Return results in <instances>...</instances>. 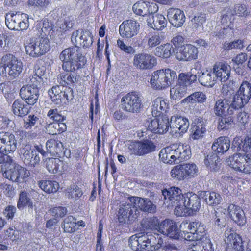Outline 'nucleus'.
I'll return each instance as SVG.
<instances>
[{
    "label": "nucleus",
    "mask_w": 251,
    "mask_h": 251,
    "mask_svg": "<svg viewBox=\"0 0 251 251\" xmlns=\"http://www.w3.org/2000/svg\"><path fill=\"white\" fill-rule=\"evenodd\" d=\"M37 152L40 153L43 156L46 155V152L41 145H36L34 149H32L29 144H22L19 150L21 159L26 166L30 167H35L40 162V158Z\"/></svg>",
    "instance_id": "6"
},
{
    "label": "nucleus",
    "mask_w": 251,
    "mask_h": 251,
    "mask_svg": "<svg viewBox=\"0 0 251 251\" xmlns=\"http://www.w3.org/2000/svg\"><path fill=\"white\" fill-rule=\"evenodd\" d=\"M133 11L137 15L145 16L148 13H155L158 10V7L154 3L140 1L135 3L132 7Z\"/></svg>",
    "instance_id": "26"
},
{
    "label": "nucleus",
    "mask_w": 251,
    "mask_h": 251,
    "mask_svg": "<svg viewBox=\"0 0 251 251\" xmlns=\"http://www.w3.org/2000/svg\"><path fill=\"white\" fill-rule=\"evenodd\" d=\"M147 39L148 46L149 48H153L160 44L162 40V36L158 32H150L147 36Z\"/></svg>",
    "instance_id": "48"
},
{
    "label": "nucleus",
    "mask_w": 251,
    "mask_h": 251,
    "mask_svg": "<svg viewBox=\"0 0 251 251\" xmlns=\"http://www.w3.org/2000/svg\"><path fill=\"white\" fill-rule=\"evenodd\" d=\"M39 118L34 115H29L24 119V127L27 129L31 128L37 125Z\"/></svg>",
    "instance_id": "60"
},
{
    "label": "nucleus",
    "mask_w": 251,
    "mask_h": 251,
    "mask_svg": "<svg viewBox=\"0 0 251 251\" xmlns=\"http://www.w3.org/2000/svg\"><path fill=\"white\" fill-rule=\"evenodd\" d=\"M12 111L15 115L22 117L27 115L28 113V109L23 102L19 100L14 101L12 106Z\"/></svg>",
    "instance_id": "42"
},
{
    "label": "nucleus",
    "mask_w": 251,
    "mask_h": 251,
    "mask_svg": "<svg viewBox=\"0 0 251 251\" xmlns=\"http://www.w3.org/2000/svg\"><path fill=\"white\" fill-rule=\"evenodd\" d=\"M23 63L12 54H7L1 59L0 70L7 72L9 76L15 78L18 77L23 70Z\"/></svg>",
    "instance_id": "7"
},
{
    "label": "nucleus",
    "mask_w": 251,
    "mask_h": 251,
    "mask_svg": "<svg viewBox=\"0 0 251 251\" xmlns=\"http://www.w3.org/2000/svg\"><path fill=\"white\" fill-rule=\"evenodd\" d=\"M47 116L54 121L53 122H62L66 119V117L60 114L57 109H50L48 112Z\"/></svg>",
    "instance_id": "63"
},
{
    "label": "nucleus",
    "mask_w": 251,
    "mask_h": 251,
    "mask_svg": "<svg viewBox=\"0 0 251 251\" xmlns=\"http://www.w3.org/2000/svg\"><path fill=\"white\" fill-rule=\"evenodd\" d=\"M206 100V96L202 92H196L183 100V102L195 103L196 102L203 103Z\"/></svg>",
    "instance_id": "45"
},
{
    "label": "nucleus",
    "mask_w": 251,
    "mask_h": 251,
    "mask_svg": "<svg viewBox=\"0 0 251 251\" xmlns=\"http://www.w3.org/2000/svg\"><path fill=\"white\" fill-rule=\"evenodd\" d=\"M181 232L178 228L176 223L172 221L166 235L171 238L179 239L181 237Z\"/></svg>",
    "instance_id": "58"
},
{
    "label": "nucleus",
    "mask_w": 251,
    "mask_h": 251,
    "mask_svg": "<svg viewBox=\"0 0 251 251\" xmlns=\"http://www.w3.org/2000/svg\"><path fill=\"white\" fill-rule=\"evenodd\" d=\"M197 71V69L194 68L191 69L190 72L186 74L184 73L180 74L178 80L180 81L183 84H184L187 87V85H190L196 81L197 79L196 75Z\"/></svg>",
    "instance_id": "41"
},
{
    "label": "nucleus",
    "mask_w": 251,
    "mask_h": 251,
    "mask_svg": "<svg viewBox=\"0 0 251 251\" xmlns=\"http://www.w3.org/2000/svg\"><path fill=\"white\" fill-rule=\"evenodd\" d=\"M62 61V69L64 71H74L81 68L86 62L85 58L79 52V48L75 47L64 50L60 55Z\"/></svg>",
    "instance_id": "2"
},
{
    "label": "nucleus",
    "mask_w": 251,
    "mask_h": 251,
    "mask_svg": "<svg viewBox=\"0 0 251 251\" xmlns=\"http://www.w3.org/2000/svg\"><path fill=\"white\" fill-rule=\"evenodd\" d=\"M206 21V16L204 14H200L195 16L191 20L192 22V28L195 31L201 32L203 30V24Z\"/></svg>",
    "instance_id": "52"
},
{
    "label": "nucleus",
    "mask_w": 251,
    "mask_h": 251,
    "mask_svg": "<svg viewBox=\"0 0 251 251\" xmlns=\"http://www.w3.org/2000/svg\"><path fill=\"white\" fill-rule=\"evenodd\" d=\"M224 240L229 247H231L235 251H250L248 249L244 250L241 237L233 231H226Z\"/></svg>",
    "instance_id": "21"
},
{
    "label": "nucleus",
    "mask_w": 251,
    "mask_h": 251,
    "mask_svg": "<svg viewBox=\"0 0 251 251\" xmlns=\"http://www.w3.org/2000/svg\"><path fill=\"white\" fill-rule=\"evenodd\" d=\"M228 107V103L226 100H218L216 101L214 111L215 114L218 116H226V108Z\"/></svg>",
    "instance_id": "49"
},
{
    "label": "nucleus",
    "mask_w": 251,
    "mask_h": 251,
    "mask_svg": "<svg viewBox=\"0 0 251 251\" xmlns=\"http://www.w3.org/2000/svg\"><path fill=\"white\" fill-rule=\"evenodd\" d=\"M48 94L50 99L57 105H60L62 103L64 98H62V91L59 86H54L48 91Z\"/></svg>",
    "instance_id": "39"
},
{
    "label": "nucleus",
    "mask_w": 251,
    "mask_h": 251,
    "mask_svg": "<svg viewBox=\"0 0 251 251\" xmlns=\"http://www.w3.org/2000/svg\"><path fill=\"white\" fill-rule=\"evenodd\" d=\"M172 45L167 43L158 46L154 50V54L158 57L162 58H168L171 55Z\"/></svg>",
    "instance_id": "44"
},
{
    "label": "nucleus",
    "mask_w": 251,
    "mask_h": 251,
    "mask_svg": "<svg viewBox=\"0 0 251 251\" xmlns=\"http://www.w3.org/2000/svg\"><path fill=\"white\" fill-rule=\"evenodd\" d=\"M170 126L172 132L184 133L187 130L189 122L186 118L174 116L171 118Z\"/></svg>",
    "instance_id": "25"
},
{
    "label": "nucleus",
    "mask_w": 251,
    "mask_h": 251,
    "mask_svg": "<svg viewBox=\"0 0 251 251\" xmlns=\"http://www.w3.org/2000/svg\"><path fill=\"white\" fill-rule=\"evenodd\" d=\"M213 74V69L211 71L206 70L199 76V82L203 86L212 87L217 81V78Z\"/></svg>",
    "instance_id": "35"
},
{
    "label": "nucleus",
    "mask_w": 251,
    "mask_h": 251,
    "mask_svg": "<svg viewBox=\"0 0 251 251\" xmlns=\"http://www.w3.org/2000/svg\"><path fill=\"white\" fill-rule=\"evenodd\" d=\"M177 78L176 73L170 69L159 70L152 74L150 80L151 87L155 90L169 87Z\"/></svg>",
    "instance_id": "4"
},
{
    "label": "nucleus",
    "mask_w": 251,
    "mask_h": 251,
    "mask_svg": "<svg viewBox=\"0 0 251 251\" xmlns=\"http://www.w3.org/2000/svg\"><path fill=\"white\" fill-rule=\"evenodd\" d=\"M224 214H222L220 210H214L212 213V219L214 221L215 224L219 227H222L225 225L224 220Z\"/></svg>",
    "instance_id": "62"
},
{
    "label": "nucleus",
    "mask_w": 251,
    "mask_h": 251,
    "mask_svg": "<svg viewBox=\"0 0 251 251\" xmlns=\"http://www.w3.org/2000/svg\"><path fill=\"white\" fill-rule=\"evenodd\" d=\"M140 213L139 210L132 203L122 202L118 211V219L121 224H130L135 221Z\"/></svg>",
    "instance_id": "10"
},
{
    "label": "nucleus",
    "mask_w": 251,
    "mask_h": 251,
    "mask_svg": "<svg viewBox=\"0 0 251 251\" xmlns=\"http://www.w3.org/2000/svg\"><path fill=\"white\" fill-rule=\"evenodd\" d=\"M159 122L158 128L157 130V133L163 134L167 132L169 127L170 128V122L169 121V119L166 116H161L159 117Z\"/></svg>",
    "instance_id": "56"
},
{
    "label": "nucleus",
    "mask_w": 251,
    "mask_h": 251,
    "mask_svg": "<svg viewBox=\"0 0 251 251\" xmlns=\"http://www.w3.org/2000/svg\"><path fill=\"white\" fill-rule=\"evenodd\" d=\"M47 151L52 155L58 154L61 152L63 148L62 143L55 139L49 140L46 143Z\"/></svg>",
    "instance_id": "43"
},
{
    "label": "nucleus",
    "mask_w": 251,
    "mask_h": 251,
    "mask_svg": "<svg viewBox=\"0 0 251 251\" xmlns=\"http://www.w3.org/2000/svg\"><path fill=\"white\" fill-rule=\"evenodd\" d=\"M251 97V85L247 82H244L241 85L233 99L235 101V104L243 107L249 102Z\"/></svg>",
    "instance_id": "19"
},
{
    "label": "nucleus",
    "mask_w": 251,
    "mask_h": 251,
    "mask_svg": "<svg viewBox=\"0 0 251 251\" xmlns=\"http://www.w3.org/2000/svg\"><path fill=\"white\" fill-rule=\"evenodd\" d=\"M49 38L45 33H41L37 38L30 40L25 46L26 53L32 57H40L50 50Z\"/></svg>",
    "instance_id": "5"
},
{
    "label": "nucleus",
    "mask_w": 251,
    "mask_h": 251,
    "mask_svg": "<svg viewBox=\"0 0 251 251\" xmlns=\"http://www.w3.org/2000/svg\"><path fill=\"white\" fill-rule=\"evenodd\" d=\"M5 24L11 30L26 29L29 26L28 16L20 12H9L5 15Z\"/></svg>",
    "instance_id": "9"
},
{
    "label": "nucleus",
    "mask_w": 251,
    "mask_h": 251,
    "mask_svg": "<svg viewBox=\"0 0 251 251\" xmlns=\"http://www.w3.org/2000/svg\"><path fill=\"white\" fill-rule=\"evenodd\" d=\"M129 199L130 202L136 209L138 208L141 211L148 213H154L156 211V206L149 199L130 197Z\"/></svg>",
    "instance_id": "22"
},
{
    "label": "nucleus",
    "mask_w": 251,
    "mask_h": 251,
    "mask_svg": "<svg viewBox=\"0 0 251 251\" xmlns=\"http://www.w3.org/2000/svg\"><path fill=\"white\" fill-rule=\"evenodd\" d=\"M173 204L175 205L174 214L176 215L177 216H184L190 213L188 209L185 206V204H183L181 202H176L175 204Z\"/></svg>",
    "instance_id": "61"
},
{
    "label": "nucleus",
    "mask_w": 251,
    "mask_h": 251,
    "mask_svg": "<svg viewBox=\"0 0 251 251\" xmlns=\"http://www.w3.org/2000/svg\"><path fill=\"white\" fill-rule=\"evenodd\" d=\"M40 85L35 83H31L30 84L23 86L20 89V93L28 95H39V86Z\"/></svg>",
    "instance_id": "53"
},
{
    "label": "nucleus",
    "mask_w": 251,
    "mask_h": 251,
    "mask_svg": "<svg viewBox=\"0 0 251 251\" xmlns=\"http://www.w3.org/2000/svg\"><path fill=\"white\" fill-rule=\"evenodd\" d=\"M82 195L81 190L78 186L75 184L71 185L66 190V196L69 199L77 200Z\"/></svg>",
    "instance_id": "51"
},
{
    "label": "nucleus",
    "mask_w": 251,
    "mask_h": 251,
    "mask_svg": "<svg viewBox=\"0 0 251 251\" xmlns=\"http://www.w3.org/2000/svg\"><path fill=\"white\" fill-rule=\"evenodd\" d=\"M201 247L202 246V251H214V248L210 239L205 235L200 238Z\"/></svg>",
    "instance_id": "64"
},
{
    "label": "nucleus",
    "mask_w": 251,
    "mask_h": 251,
    "mask_svg": "<svg viewBox=\"0 0 251 251\" xmlns=\"http://www.w3.org/2000/svg\"><path fill=\"white\" fill-rule=\"evenodd\" d=\"M167 18L170 24L176 27L182 26L186 19L182 10L174 8H170L168 10Z\"/></svg>",
    "instance_id": "24"
},
{
    "label": "nucleus",
    "mask_w": 251,
    "mask_h": 251,
    "mask_svg": "<svg viewBox=\"0 0 251 251\" xmlns=\"http://www.w3.org/2000/svg\"><path fill=\"white\" fill-rule=\"evenodd\" d=\"M230 146V141L228 137L221 136L214 141L212 146V149L216 153L223 154L229 150Z\"/></svg>",
    "instance_id": "32"
},
{
    "label": "nucleus",
    "mask_w": 251,
    "mask_h": 251,
    "mask_svg": "<svg viewBox=\"0 0 251 251\" xmlns=\"http://www.w3.org/2000/svg\"><path fill=\"white\" fill-rule=\"evenodd\" d=\"M204 163L207 167H208L213 171H218L221 165L218 155L213 152H210L204 159Z\"/></svg>",
    "instance_id": "37"
},
{
    "label": "nucleus",
    "mask_w": 251,
    "mask_h": 251,
    "mask_svg": "<svg viewBox=\"0 0 251 251\" xmlns=\"http://www.w3.org/2000/svg\"><path fill=\"white\" fill-rule=\"evenodd\" d=\"M213 75H215L217 80L225 82L227 80L230 75L231 67L227 63L219 62L213 66Z\"/></svg>",
    "instance_id": "23"
},
{
    "label": "nucleus",
    "mask_w": 251,
    "mask_h": 251,
    "mask_svg": "<svg viewBox=\"0 0 251 251\" xmlns=\"http://www.w3.org/2000/svg\"><path fill=\"white\" fill-rule=\"evenodd\" d=\"M17 148L15 136L9 132H0V151L6 153L13 152Z\"/></svg>",
    "instance_id": "18"
},
{
    "label": "nucleus",
    "mask_w": 251,
    "mask_h": 251,
    "mask_svg": "<svg viewBox=\"0 0 251 251\" xmlns=\"http://www.w3.org/2000/svg\"><path fill=\"white\" fill-rule=\"evenodd\" d=\"M206 121L202 118H198L194 122L192 127V138L199 139L204 136L206 131Z\"/></svg>",
    "instance_id": "34"
},
{
    "label": "nucleus",
    "mask_w": 251,
    "mask_h": 251,
    "mask_svg": "<svg viewBox=\"0 0 251 251\" xmlns=\"http://www.w3.org/2000/svg\"><path fill=\"white\" fill-rule=\"evenodd\" d=\"M75 226L76 219L72 216H69L65 218L62 226L65 232L71 233L75 231Z\"/></svg>",
    "instance_id": "54"
},
{
    "label": "nucleus",
    "mask_w": 251,
    "mask_h": 251,
    "mask_svg": "<svg viewBox=\"0 0 251 251\" xmlns=\"http://www.w3.org/2000/svg\"><path fill=\"white\" fill-rule=\"evenodd\" d=\"M204 197L205 202L209 205L216 206L222 201L220 195L215 192H205Z\"/></svg>",
    "instance_id": "46"
},
{
    "label": "nucleus",
    "mask_w": 251,
    "mask_h": 251,
    "mask_svg": "<svg viewBox=\"0 0 251 251\" xmlns=\"http://www.w3.org/2000/svg\"><path fill=\"white\" fill-rule=\"evenodd\" d=\"M142 97L137 92L128 93L122 100V108L125 111L131 113H137L141 106Z\"/></svg>",
    "instance_id": "11"
},
{
    "label": "nucleus",
    "mask_w": 251,
    "mask_h": 251,
    "mask_svg": "<svg viewBox=\"0 0 251 251\" xmlns=\"http://www.w3.org/2000/svg\"><path fill=\"white\" fill-rule=\"evenodd\" d=\"M197 48L191 44H186L175 53L176 58L179 61H190L197 58Z\"/></svg>",
    "instance_id": "20"
},
{
    "label": "nucleus",
    "mask_w": 251,
    "mask_h": 251,
    "mask_svg": "<svg viewBox=\"0 0 251 251\" xmlns=\"http://www.w3.org/2000/svg\"><path fill=\"white\" fill-rule=\"evenodd\" d=\"M25 206H28L32 208L33 203L30 198L28 196L27 193L25 191H23L19 194L17 207L19 209H22Z\"/></svg>",
    "instance_id": "47"
},
{
    "label": "nucleus",
    "mask_w": 251,
    "mask_h": 251,
    "mask_svg": "<svg viewBox=\"0 0 251 251\" xmlns=\"http://www.w3.org/2000/svg\"><path fill=\"white\" fill-rule=\"evenodd\" d=\"M155 237L152 235L139 233L131 236L129 240V245L132 250L139 251H153L159 249L163 243L159 239L155 245Z\"/></svg>",
    "instance_id": "3"
},
{
    "label": "nucleus",
    "mask_w": 251,
    "mask_h": 251,
    "mask_svg": "<svg viewBox=\"0 0 251 251\" xmlns=\"http://www.w3.org/2000/svg\"><path fill=\"white\" fill-rule=\"evenodd\" d=\"M191 154L189 145L179 144L161 149L159 156L164 163L172 164L188 159Z\"/></svg>",
    "instance_id": "1"
},
{
    "label": "nucleus",
    "mask_w": 251,
    "mask_h": 251,
    "mask_svg": "<svg viewBox=\"0 0 251 251\" xmlns=\"http://www.w3.org/2000/svg\"><path fill=\"white\" fill-rule=\"evenodd\" d=\"M139 27V24L136 21L133 20L124 21L119 26V34L124 38H131L137 34Z\"/></svg>",
    "instance_id": "17"
},
{
    "label": "nucleus",
    "mask_w": 251,
    "mask_h": 251,
    "mask_svg": "<svg viewBox=\"0 0 251 251\" xmlns=\"http://www.w3.org/2000/svg\"><path fill=\"white\" fill-rule=\"evenodd\" d=\"M168 109V100L162 97H158L152 102L151 113L154 117L165 116L164 114L166 113Z\"/></svg>",
    "instance_id": "28"
},
{
    "label": "nucleus",
    "mask_w": 251,
    "mask_h": 251,
    "mask_svg": "<svg viewBox=\"0 0 251 251\" xmlns=\"http://www.w3.org/2000/svg\"><path fill=\"white\" fill-rule=\"evenodd\" d=\"M128 148L130 154L143 156L154 151L156 146L152 141L145 140L143 141L131 142Z\"/></svg>",
    "instance_id": "13"
},
{
    "label": "nucleus",
    "mask_w": 251,
    "mask_h": 251,
    "mask_svg": "<svg viewBox=\"0 0 251 251\" xmlns=\"http://www.w3.org/2000/svg\"><path fill=\"white\" fill-rule=\"evenodd\" d=\"M61 73L58 76V82L63 86L76 83L79 78L77 71H67Z\"/></svg>",
    "instance_id": "33"
},
{
    "label": "nucleus",
    "mask_w": 251,
    "mask_h": 251,
    "mask_svg": "<svg viewBox=\"0 0 251 251\" xmlns=\"http://www.w3.org/2000/svg\"><path fill=\"white\" fill-rule=\"evenodd\" d=\"M227 211L230 218L238 226H243L246 224L245 213L241 207L234 204H230Z\"/></svg>",
    "instance_id": "27"
},
{
    "label": "nucleus",
    "mask_w": 251,
    "mask_h": 251,
    "mask_svg": "<svg viewBox=\"0 0 251 251\" xmlns=\"http://www.w3.org/2000/svg\"><path fill=\"white\" fill-rule=\"evenodd\" d=\"M198 172L196 165L193 163H185L174 167L171 171V176L179 180L194 176Z\"/></svg>",
    "instance_id": "12"
},
{
    "label": "nucleus",
    "mask_w": 251,
    "mask_h": 251,
    "mask_svg": "<svg viewBox=\"0 0 251 251\" xmlns=\"http://www.w3.org/2000/svg\"><path fill=\"white\" fill-rule=\"evenodd\" d=\"M187 91V87L184 84L180 81L178 83L173 87L170 89V97L172 99L176 100H180L184 96Z\"/></svg>",
    "instance_id": "36"
},
{
    "label": "nucleus",
    "mask_w": 251,
    "mask_h": 251,
    "mask_svg": "<svg viewBox=\"0 0 251 251\" xmlns=\"http://www.w3.org/2000/svg\"><path fill=\"white\" fill-rule=\"evenodd\" d=\"M156 64V58L147 53H138L133 57V65L138 70L151 69Z\"/></svg>",
    "instance_id": "14"
},
{
    "label": "nucleus",
    "mask_w": 251,
    "mask_h": 251,
    "mask_svg": "<svg viewBox=\"0 0 251 251\" xmlns=\"http://www.w3.org/2000/svg\"><path fill=\"white\" fill-rule=\"evenodd\" d=\"M46 129L49 134L54 135L65 131L67 126L63 122H52L48 124Z\"/></svg>",
    "instance_id": "40"
},
{
    "label": "nucleus",
    "mask_w": 251,
    "mask_h": 251,
    "mask_svg": "<svg viewBox=\"0 0 251 251\" xmlns=\"http://www.w3.org/2000/svg\"><path fill=\"white\" fill-rule=\"evenodd\" d=\"M227 165L233 169L246 174L251 173V154H234L226 160Z\"/></svg>",
    "instance_id": "8"
},
{
    "label": "nucleus",
    "mask_w": 251,
    "mask_h": 251,
    "mask_svg": "<svg viewBox=\"0 0 251 251\" xmlns=\"http://www.w3.org/2000/svg\"><path fill=\"white\" fill-rule=\"evenodd\" d=\"M72 43L84 48L90 47L93 42V36L88 30H76L72 33L71 36Z\"/></svg>",
    "instance_id": "16"
},
{
    "label": "nucleus",
    "mask_w": 251,
    "mask_h": 251,
    "mask_svg": "<svg viewBox=\"0 0 251 251\" xmlns=\"http://www.w3.org/2000/svg\"><path fill=\"white\" fill-rule=\"evenodd\" d=\"M182 203L185 204L188 210L196 211L201 206L200 199L195 194L188 193L185 194L182 201Z\"/></svg>",
    "instance_id": "31"
},
{
    "label": "nucleus",
    "mask_w": 251,
    "mask_h": 251,
    "mask_svg": "<svg viewBox=\"0 0 251 251\" xmlns=\"http://www.w3.org/2000/svg\"><path fill=\"white\" fill-rule=\"evenodd\" d=\"M63 165V162L58 158H50L46 164V168L51 173H56L60 171V166Z\"/></svg>",
    "instance_id": "50"
},
{
    "label": "nucleus",
    "mask_w": 251,
    "mask_h": 251,
    "mask_svg": "<svg viewBox=\"0 0 251 251\" xmlns=\"http://www.w3.org/2000/svg\"><path fill=\"white\" fill-rule=\"evenodd\" d=\"M45 74V70L38 66H35L34 70V75L30 79L31 83H35L39 85L43 81V76Z\"/></svg>",
    "instance_id": "55"
},
{
    "label": "nucleus",
    "mask_w": 251,
    "mask_h": 251,
    "mask_svg": "<svg viewBox=\"0 0 251 251\" xmlns=\"http://www.w3.org/2000/svg\"><path fill=\"white\" fill-rule=\"evenodd\" d=\"M164 199H167L171 201V204H175L176 202H182L184 195L182 194L181 190L178 187H172L168 189H164L162 191Z\"/></svg>",
    "instance_id": "29"
},
{
    "label": "nucleus",
    "mask_w": 251,
    "mask_h": 251,
    "mask_svg": "<svg viewBox=\"0 0 251 251\" xmlns=\"http://www.w3.org/2000/svg\"><path fill=\"white\" fill-rule=\"evenodd\" d=\"M218 120V129L219 130L227 129L233 122V117L231 116H221Z\"/></svg>",
    "instance_id": "57"
},
{
    "label": "nucleus",
    "mask_w": 251,
    "mask_h": 251,
    "mask_svg": "<svg viewBox=\"0 0 251 251\" xmlns=\"http://www.w3.org/2000/svg\"><path fill=\"white\" fill-rule=\"evenodd\" d=\"M40 188L47 193H53L57 191L59 188L58 182L55 181L43 180L38 182Z\"/></svg>",
    "instance_id": "38"
},
{
    "label": "nucleus",
    "mask_w": 251,
    "mask_h": 251,
    "mask_svg": "<svg viewBox=\"0 0 251 251\" xmlns=\"http://www.w3.org/2000/svg\"><path fill=\"white\" fill-rule=\"evenodd\" d=\"M29 175V172L17 164L11 165L10 168L3 173L4 177L17 182H22Z\"/></svg>",
    "instance_id": "15"
},
{
    "label": "nucleus",
    "mask_w": 251,
    "mask_h": 251,
    "mask_svg": "<svg viewBox=\"0 0 251 251\" xmlns=\"http://www.w3.org/2000/svg\"><path fill=\"white\" fill-rule=\"evenodd\" d=\"M250 13L249 10L245 4L238 3L233 8L232 14L239 16L246 17Z\"/></svg>",
    "instance_id": "59"
},
{
    "label": "nucleus",
    "mask_w": 251,
    "mask_h": 251,
    "mask_svg": "<svg viewBox=\"0 0 251 251\" xmlns=\"http://www.w3.org/2000/svg\"><path fill=\"white\" fill-rule=\"evenodd\" d=\"M147 21L149 26L157 30H162L167 25V21L164 16L155 13L149 14Z\"/></svg>",
    "instance_id": "30"
}]
</instances>
